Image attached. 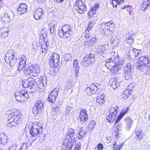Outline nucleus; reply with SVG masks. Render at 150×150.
<instances>
[{
    "label": "nucleus",
    "instance_id": "nucleus-3",
    "mask_svg": "<svg viewBox=\"0 0 150 150\" xmlns=\"http://www.w3.org/2000/svg\"><path fill=\"white\" fill-rule=\"evenodd\" d=\"M138 69L145 74H150V57L147 55L143 56L139 59Z\"/></svg>",
    "mask_w": 150,
    "mask_h": 150
},
{
    "label": "nucleus",
    "instance_id": "nucleus-26",
    "mask_svg": "<svg viewBox=\"0 0 150 150\" xmlns=\"http://www.w3.org/2000/svg\"><path fill=\"white\" fill-rule=\"evenodd\" d=\"M129 108L128 107L125 108L122 110V112L118 116L115 122V125L118 123L120 119L123 117V116L125 115L129 110Z\"/></svg>",
    "mask_w": 150,
    "mask_h": 150
},
{
    "label": "nucleus",
    "instance_id": "nucleus-12",
    "mask_svg": "<svg viewBox=\"0 0 150 150\" xmlns=\"http://www.w3.org/2000/svg\"><path fill=\"white\" fill-rule=\"evenodd\" d=\"M42 127L41 124L38 123L33 124L30 131V133L32 137H35L39 133L40 129H42Z\"/></svg>",
    "mask_w": 150,
    "mask_h": 150
},
{
    "label": "nucleus",
    "instance_id": "nucleus-29",
    "mask_svg": "<svg viewBox=\"0 0 150 150\" xmlns=\"http://www.w3.org/2000/svg\"><path fill=\"white\" fill-rule=\"evenodd\" d=\"M26 65V61L25 59L21 58L20 59L19 63L18 68V70L20 71L22 70L23 69L25 68Z\"/></svg>",
    "mask_w": 150,
    "mask_h": 150
},
{
    "label": "nucleus",
    "instance_id": "nucleus-40",
    "mask_svg": "<svg viewBox=\"0 0 150 150\" xmlns=\"http://www.w3.org/2000/svg\"><path fill=\"white\" fill-rule=\"evenodd\" d=\"M28 84H29V88L32 89L33 88V87L35 86L36 83L34 79L32 78H28Z\"/></svg>",
    "mask_w": 150,
    "mask_h": 150
},
{
    "label": "nucleus",
    "instance_id": "nucleus-31",
    "mask_svg": "<svg viewBox=\"0 0 150 150\" xmlns=\"http://www.w3.org/2000/svg\"><path fill=\"white\" fill-rule=\"evenodd\" d=\"M149 6H150V0H143L141 5V9L143 11H145Z\"/></svg>",
    "mask_w": 150,
    "mask_h": 150
},
{
    "label": "nucleus",
    "instance_id": "nucleus-32",
    "mask_svg": "<svg viewBox=\"0 0 150 150\" xmlns=\"http://www.w3.org/2000/svg\"><path fill=\"white\" fill-rule=\"evenodd\" d=\"M56 66L55 65V66H54L53 67H50L51 68L50 69L49 73L51 75H55L59 70V65L58 66Z\"/></svg>",
    "mask_w": 150,
    "mask_h": 150
},
{
    "label": "nucleus",
    "instance_id": "nucleus-59",
    "mask_svg": "<svg viewBox=\"0 0 150 150\" xmlns=\"http://www.w3.org/2000/svg\"><path fill=\"white\" fill-rule=\"evenodd\" d=\"M41 49V51L42 52V53L45 55V54L47 52V51L48 48H40Z\"/></svg>",
    "mask_w": 150,
    "mask_h": 150
},
{
    "label": "nucleus",
    "instance_id": "nucleus-64",
    "mask_svg": "<svg viewBox=\"0 0 150 150\" xmlns=\"http://www.w3.org/2000/svg\"><path fill=\"white\" fill-rule=\"evenodd\" d=\"M41 47L42 48H48L47 43H45L44 44H43V45H41Z\"/></svg>",
    "mask_w": 150,
    "mask_h": 150
},
{
    "label": "nucleus",
    "instance_id": "nucleus-14",
    "mask_svg": "<svg viewBox=\"0 0 150 150\" xmlns=\"http://www.w3.org/2000/svg\"><path fill=\"white\" fill-rule=\"evenodd\" d=\"M122 81L121 77L115 78L114 80L111 79L110 81L109 85L112 87L114 89H116L118 87Z\"/></svg>",
    "mask_w": 150,
    "mask_h": 150
},
{
    "label": "nucleus",
    "instance_id": "nucleus-55",
    "mask_svg": "<svg viewBox=\"0 0 150 150\" xmlns=\"http://www.w3.org/2000/svg\"><path fill=\"white\" fill-rule=\"evenodd\" d=\"M81 144L78 142L76 144L74 150H79L81 148Z\"/></svg>",
    "mask_w": 150,
    "mask_h": 150
},
{
    "label": "nucleus",
    "instance_id": "nucleus-24",
    "mask_svg": "<svg viewBox=\"0 0 150 150\" xmlns=\"http://www.w3.org/2000/svg\"><path fill=\"white\" fill-rule=\"evenodd\" d=\"M133 35H131L129 33H127L124 36V41L129 45H131L134 42Z\"/></svg>",
    "mask_w": 150,
    "mask_h": 150
},
{
    "label": "nucleus",
    "instance_id": "nucleus-13",
    "mask_svg": "<svg viewBox=\"0 0 150 150\" xmlns=\"http://www.w3.org/2000/svg\"><path fill=\"white\" fill-rule=\"evenodd\" d=\"M75 142L64 139L61 147L63 150H71Z\"/></svg>",
    "mask_w": 150,
    "mask_h": 150
},
{
    "label": "nucleus",
    "instance_id": "nucleus-43",
    "mask_svg": "<svg viewBox=\"0 0 150 150\" xmlns=\"http://www.w3.org/2000/svg\"><path fill=\"white\" fill-rule=\"evenodd\" d=\"M7 136L4 134L0 136V144H5L7 142Z\"/></svg>",
    "mask_w": 150,
    "mask_h": 150
},
{
    "label": "nucleus",
    "instance_id": "nucleus-19",
    "mask_svg": "<svg viewBox=\"0 0 150 150\" xmlns=\"http://www.w3.org/2000/svg\"><path fill=\"white\" fill-rule=\"evenodd\" d=\"M98 89V88L96 86L92 84L90 87L86 88V91L88 95L91 96L92 94L96 93Z\"/></svg>",
    "mask_w": 150,
    "mask_h": 150
},
{
    "label": "nucleus",
    "instance_id": "nucleus-5",
    "mask_svg": "<svg viewBox=\"0 0 150 150\" xmlns=\"http://www.w3.org/2000/svg\"><path fill=\"white\" fill-rule=\"evenodd\" d=\"M40 72V69L38 65L36 64L34 65H31L27 68L25 74L27 76L29 75L30 77H35L37 76Z\"/></svg>",
    "mask_w": 150,
    "mask_h": 150
},
{
    "label": "nucleus",
    "instance_id": "nucleus-6",
    "mask_svg": "<svg viewBox=\"0 0 150 150\" xmlns=\"http://www.w3.org/2000/svg\"><path fill=\"white\" fill-rule=\"evenodd\" d=\"M95 61V55L93 54H87L83 57V61L81 62L83 66H88L90 64H93Z\"/></svg>",
    "mask_w": 150,
    "mask_h": 150
},
{
    "label": "nucleus",
    "instance_id": "nucleus-28",
    "mask_svg": "<svg viewBox=\"0 0 150 150\" xmlns=\"http://www.w3.org/2000/svg\"><path fill=\"white\" fill-rule=\"evenodd\" d=\"M73 65L75 72V76L76 77L78 76V74L80 69L79 62L77 59L74 60L73 61Z\"/></svg>",
    "mask_w": 150,
    "mask_h": 150
},
{
    "label": "nucleus",
    "instance_id": "nucleus-20",
    "mask_svg": "<svg viewBox=\"0 0 150 150\" xmlns=\"http://www.w3.org/2000/svg\"><path fill=\"white\" fill-rule=\"evenodd\" d=\"M27 11V6L25 4H20L17 8V13L19 15L25 13Z\"/></svg>",
    "mask_w": 150,
    "mask_h": 150
},
{
    "label": "nucleus",
    "instance_id": "nucleus-9",
    "mask_svg": "<svg viewBox=\"0 0 150 150\" xmlns=\"http://www.w3.org/2000/svg\"><path fill=\"white\" fill-rule=\"evenodd\" d=\"M74 7V9L80 14L83 13L86 9L85 4L80 0H77L76 2Z\"/></svg>",
    "mask_w": 150,
    "mask_h": 150
},
{
    "label": "nucleus",
    "instance_id": "nucleus-53",
    "mask_svg": "<svg viewBox=\"0 0 150 150\" xmlns=\"http://www.w3.org/2000/svg\"><path fill=\"white\" fill-rule=\"evenodd\" d=\"M95 122L94 121L91 122L89 123L88 127L91 129H93L95 126Z\"/></svg>",
    "mask_w": 150,
    "mask_h": 150
},
{
    "label": "nucleus",
    "instance_id": "nucleus-49",
    "mask_svg": "<svg viewBox=\"0 0 150 150\" xmlns=\"http://www.w3.org/2000/svg\"><path fill=\"white\" fill-rule=\"evenodd\" d=\"M40 38L43 40L45 43H47L48 40L46 34H42L40 35Z\"/></svg>",
    "mask_w": 150,
    "mask_h": 150
},
{
    "label": "nucleus",
    "instance_id": "nucleus-60",
    "mask_svg": "<svg viewBox=\"0 0 150 150\" xmlns=\"http://www.w3.org/2000/svg\"><path fill=\"white\" fill-rule=\"evenodd\" d=\"M103 145L102 144L100 143L97 146V148L98 150H102L103 148Z\"/></svg>",
    "mask_w": 150,
    "mask_h": 150
},
{
    "label": "nucleus",
    "instance_id": "nucleus-45",
    "mask_svg": "<svg viewBox=\"0 0 150 150\" xmlns=\"http://www.w3.org/2000/svg\"><path fill=\"white\" fill-rule=\"evenodd\" d=\"M130 95V92L128 91L125 90L122 95V96L124 99H126Z\"/></svg>",
    "mask_w": 150,
    "mask_h": 150
},
{
    "label": "nucleus",
    "instance_id": "nucleus-57",
    "mask_svg": "<svg viewBox=\"0 0 150 150\" xmlns=\"http://www.w3.org/2000/svg\"><path fill=\"white\" fill-rule=\"evenodd\" d=\"M17 145L16 144H13L12 146L9 148V150H16Z\"/></svg>",
    "mask_w": 150,
    "mask_h": 150
},
{
    "label": "nucleus",
    "instance_id": "nucleus-42",
    "mask_svg": "<svg viewBox=\"0 0 150 150\" xmlns=\"http://www.w3.org/2000/svg\"><path fill=\"white\" fill-rule=\"evenodd\" d=\"M32 144L30 142L26 143H23L22 144L20 147L21 150H26L28 147L31 146Z\"/></svg>",
    "mask_w": 150,
    "mask_h": 150
},
{
    "label": "nucleus",
    "instance_id": "nucleus-62",
    "mask_svg": "<svg viewBox=\"0 0 150 150\" xmlns=\"http://www.w3.org/2000/svg\"><path fill=\"white\" fill-rule=\"evenodd\" d=\"M70 58V55L69 54H68L65 55V57L64 59L67 62L69 60Z\"/></svg>",
    "mask_w": 150,
    "mask_h": 150
},
{
    "label": "nucleus",
    "instance_id": "nucleus-37",
    "mask_svg": "<svg viewBox=\"0 0 150 150\" xmlns=\"http://www.w3.org/2000/svg\"><path fill=\"white\" fill-rule=\"evenodd\" d=\"M122 146V143H120L119 140H117L113 145V150H120Z\"/></svg>",
    "mask_w": 150,
    "mask_h": 150
},
{
    "label": "nucleus",
    "instance_id": "nucleus-61",
    "mask_svg": "<svg viewBox=\"0 0 150 150\" xmlns=\"http://www.w3.org/2000/svg\"><path fill=\"white\" fill-rule=\"evenodd\" d=\"M32 47L34 49L36 50H37L38 49V46L37 45V43L34 42L32 44Z\"/></svg>",
    "mask_w": 150,
    "mask_h": 150
},
{
    "label": "nucleus",
    "instance_id": "nucleus-16",
    "mask_svg": "<svg viewBox=\"0 0 150 150\" xmlns=\"http://www.w3.org/2000/svg\"><path fill=\"white\" fill-rule=\"evenodd\" d=\"M105 28L107 30L108 32H110V34H112L114 33L115 29V25L112 21H109L105 23Z\"/></svg>",
    "mask_w": 150,
    "mask_h": 150
},
{
    "label": "nucleus",
    "instance_id": "nucleus-27",
    "mask_svg": "<svg viewBox=\"0 0 150 150\" xmlns=\"http://www.w3.org/2000/svg\"><path fill=\"white\" fill-rule=\"evenodd\" d=\"M86 135V130L83 128H80L78 133L76 134L77 138L80 139H82Z\"/></svg>",
    "mask_w": 150,
    "mask_h": 150
},
{
    "label": "nucleus",
    "instance_id": "nucleus-63",
    "mask_svg": "<svg viewBox=\"0 0 150 150\" xmlns=\"http://www.w3.org/2000/svg\"><path fill=\"white\" fill-rule=\"evenodd\" d=\"M112 4L114 7H116L117 6V3L115 0H113L112 1Z\"/></svg>",
    "mask_w": 150,
    "mask_h": 150
},
{
    "label": "nucleus",
    "instance_id": "nucleus-39",
    "mask_svg": "<svg viewBox=\"0 0 150 150\" xmlns=\"http://www.w3.org/2000/svg\"><path fill=\"white\" fill-rule=\"evenodd\" d=\"M73 87V83L71 82L69 83H67L66 86L64 89V91L67 92L68 93H71L72 92L71 88Z\"/></svg>",
    "mask_w": 150,
    "mask_h": 150
},
{
    "label": "nucleus",
    "instance_id": "nucleus-30",
    "mask_svg": "<svg viewBox=\"0 0 150 150\" xmlns=\"http://www.w3.org/2000/svg\"><path fill=\"white\" fill-rule=\"evenodd\" d=\"M99 7V5L98 3H96L94 6L90 8V11L88 13V15L91 16L96 13V11Z\"/></svg>",
    "mask_w": 150,
    "mask_h": 150
},
{
    "label": "nucleus",
    "instance_id": "nucleus-50",
    "mask_svg": "<svg viewBox=\"0 0 150 150\" xmlns=\"http://www.w3.org/2000/svg\"><path fill=\"white\" fill-rule=\"evenodd\" d=\"M17 60L16 58H15L13 59V60L10 61L8 63L9 64L11 67H12L14 66L16 64L17 62Z\"/></svg>",
    "mask_w": 150,
    "mask_h": 150
},
{
    "label": "nucleus",
    "instance_id": "nucleus-25",
    "mask_svg": "<svg viewBox=\"0 0 150 150\" xmlns=\"http://www.w3.org/2000/svg\"><path fill=\"white\" fill-rule=\"evenodd\" d=\"M134 135L137 140H141L143 138L144 134L141 129L138 128L135 129Z\"/></svg>",
    "mask_w": 150,
    "mask_h": 150
},
{
    "label": "nucleus",
    "instance_id": "nucleus-47",
    "mask_svg": "<svg viewBox=\"0 0 150 150\" xmlns=\"http://www.w3.org/2000/svg\"><path fill=\"white\" fill-rule=\"evenodd\" d=\"M94 23L93 21H91L88 24V27L86 31V32L87 33V31L89 32L92 28L94 26Z\"/></svg>",
    "mask_w": 150,
    "mask_h": 150
},
{
    "label": "nucleus",
    "instance_id": "nucleus-38",
    "mask_svg": "<svg viewBox=\"0 0 150 150\" xmlns=\"http://www.w3.org/2000/svg\"><path fill=\"white\" fill-rule=\"evenodd\" d=\"M52 57H53V59L54 60V62L55 63L56 66H58L59 63V59L60 56L57 53H53L52 55L51 56Z\"/></svg>",
    "mask_w": 150,
    "mask_h": 150
},
{
    "label": "nucleus",
    "instance_id": "nucleus-44",
    "mask_svg": "<svg viewBox=\"0 0 150 150\" xmlns=\"http://www.w3.org/2000/svg\"><path fill=\"white\" fill-rule=\"evenodd\" d=\"M49 27H50V33L52 34H54L55 32L56 29V28H55V25L51 23L49 25Z\"/></svg>",
    "mask_w": 150,
    "mask_h": 150
},
{
    "label": "nucleus",
    "instance_id": "nucleus-41",
    "mask_svg": "<svg viewBox=\"0 0 150 150\" xmlns=\"http://www.w3.org/2000/svg\"><path fill=\"white\" fill-rule=\"evenodd\" d=\"M2 17L6 22H8L11 21V18L9 14L7 12L4 13L1 15Z\"/></svg>",
    "mask_w": 150,
    "mask_h": 150
},
{
    "label": "nucleus",
    "instance_id": "nucleus-10",
    "mask_svg": "<svg viewBox=\"0 0 150 150\" xmlns=\"http://www.w3.org/2000/svg\"><path fill=\"white\" fill-rule=\"evenodd\" d=\"M43 108V103L39 100L35 104L33 109V112L35 114L39 116L42 113V110Z\"/></svg>",
    "mask_w": 150,
    "mask_h": 150
},
{
    "label": "nucleus",
    "instance_id": "nucleus-34",
    "mask_svg": "<svg viewBox=\"0 0 150 150\" xmlns=\"http://www.w3.org/2000/svg\"><path fill=\"white\" fill-rule=\"evenodd\" d=\"M16 57H15L14 54H10L7 53L6 54V56L4 57V59L6 63H8L10 61H11L13 59L15 58Z\"/></svg>",
    "mask_w": 150,
    "mask_h": 150
},
{
    "label": "nucleus",
    "instance_id": "nucleus-54",
    "mask_svg": "<svg viewBox=\"0 0 150 150\" xmlns=\"http://www.w3.org/2000/svg\"><path fill=\"white\" fill-rule=\"evenodd\" d=\"M38 85V87L41 89H44V88L47 86L46 85H45V84L43 83H41L39 81Z\"/></svg>",
    "mask_w": 150,
    "mask_h": 150
},
{
    "label": "nucleus",
    "instance_id": "nucleus-33",
    "mask_svg": "<svg viewBox=\"0 0 150 150\" xmlns=\"http://www.w3.org/2000/svg\"><path fill=\"white\" fill-rule=\"evenodd\" d=\"M110 42L112 44H113L115 46H116L119 44V40L117 38L115 34H113L110 39Z\"/></svg>",
    "mask_w": 150,
    "mask_h": 150
},
{
    "label": "nucleus",
    "instance_id": "nucleus-17",
    "mask_svg": "<svg viewBox=\"0 0 150 150\" xmlns=\"http://www.w3.org/2000/svg\"><path fill=\"white\" fill-rule=\"evenodd\" d=\"M97 52L98 53H108L110 52L108 45L104 44L103 45L99 46L97 49Z\"/></svg>",
    "mask_w": 150,
    "mask_h": 150
},
{
    "label": "nucleus",
    "instance_id": "nucleus-11",
    "mask_svg": "<svg viewBox=\"0 0 150 150\" xmlns=\"http://www.w3.org/2000/svg\"><path fill=\"white\" fill-rule=\"evenodd\" d=\"M125 69V77L126 80L132 78V72L133 71V66H131L130 63H128L124 67Z\"/></svg>",
    "mask_w": 150,
    "mask_h": 150
},
{
    "label": "nucleus",
    "instance_id": "nucleus-21",
    "mask_svg": "<svg viewBox=\"0 0 150 150\" xmlns=\"http://www.w3.org/2000/svg\"><path fill=\"white\" fill-rule=\"evenodd\" d=\"M79 117L81 121L83 122L88 120V117L86 109H82L81 110Z\"/></svg>",
    "mask_w": 150,
    "mask_h": 150
},
{
    "label": "nucleus",
    "instance_id": "nucleus-8",
    "mask_svg": "<svg viewBox=\"0 0 150 150\" xmlns=\"http://www.w3.org/2000/svg\"><path fill=\"white\" fill-rule=\"evenodd\" d=\"M15 95L17 100L21 102H23L24 101L27 100L29 97L28 93L23 91H16Z\"/></svg>",
    "mask_w": 150,
    "mask_h": 150
},
{
    "label": "nucleus",
    "instance_id": "nucleus-51",
    "mask_svg": "<svg viewBox=\"0 0 150 150\" xmlns=\"http://www.w3.org/2000/svg\"><path fill=\"white\" fill-rule=\"evenodd\" d=\"M41 83H43L45 84V85L47 84V78L46 76H43L41 77L40 80L39 81Z\"/></svg>",
    "mask_w": 150,
    "mask_h": 150
},
{
    "label": "nucleus",
    "instance_id": "nucleus-46",
    "mask_svg": "<svg viewBox=\"0 0 150 150\" xmlns=\"http://www.w3.org/2000/svg\"><path fill=\"white\" fill-rule=\"evenodd\" d=\"M28 78L26 79H24L23 80L22 84L23 87L24 88H29V84H28Z\"/></svg>",
    "mask_w": 150,
    "mask_h": 150
},
{
    "label": "nucleus",
    "instance_id": "nucleus-4",
    "mask_svg": "<svg viewBox=\"0 0 150 150\" xmlns=\"http://www.w3.org/2000/svg\"><path fill=\"white\" fill-rule=\"evenodd\" d=\"M71 26L68 24L63 25L61 30H59L58 35L60 38H66L69 37L72 35Z\"/></svg>",
    "mask_w": 150,
    "mask_h": 150
},
{
    "label": "nucleus",
    "instance_id": "nucleus-1",
    "mask_svg": "<svg viewBox=\"0 0 150 150\" xmlns=\"http://www.w3.org/2000/svg\"><path fill=\"white\" fill-rule=\"evenodd\" d=\"M106 65H108L110 67V72L112 74H115L122 67L124 60L118 57V54L114 52L111 54L110 57L105 60Z\"/></svg>",
    "mask_w": 150,
    "mask_h": 150
},
{
    "label": "nucleus",
    "instance_id": "nucleus-56",
    "mask_svg": "<svg viewBox=\"0 0 150 150\" xmlns=\"http://www.w3.org/2000/svg\"><path fill=\"white\" fill-rule=\"evenodd\" d=\"M72 108L69 106H67L66 107L65 113L67 115H68L71 110L72 109Z\"/></svg>",
    "mask_w": 150,
    "mask_h": 150
},
{
    "label": "nucleus",
    "instance_id": "nucleus-23",
    "mask_svg": "<svg viewBox=\"0 0 150 150\" xmlns=\"http://www.w3.org/2000/svg\"><path fill=\"white\" fill-rule=\"evenodd\" d=\"M125 121L126 124V130L129 131L132 126L133 121L132 118L128 117L125 119Z\"/></svg>",
    "mask_w": 150,
    "mask_h": 150
},
{
    "label": "nucleus",
    "instance_id": "nucleus-15",
    "mask_svg": "<svg viewBox=\"0 0 150 150\" xmlns=\"http://www.w3.org/2000/svg\"><path fill=\"white\" fill-rule=\"evenodd\" d=\"M58 91L57 88H55L50 93L48 98L50 102L53 103L55 101L58 96Z\"/></svg>",
    "mask_w": 150,
    "mask_h": 150
},
{
    "label": "nucleus",
    "instance_id": "nucleus-2",
    "mask_svg": "<svg viewBox=\"0 0 150 150\" xmlns=\"http://www.w3.org/2000/svg\"><path fill=\"white\" fill-rule=\"evenodd\" d=\"M6 115L8 119L6 125L8 127H13L22 121L21 115L19 110L11 109L6 112Z\"/></svg>",
    "mask_w": 150,
    "mask_h": 150
},
{
    "label": "nucleus",
    "instance_id": "nucleus-7",
    "mask_svg": "<svg viewBox=\"0 0 150 150\" xmlns=\"http://www.w3.org/2000/svg\"><path fill=\"white\" fill-rule=\"evenodd\" d=\"M119 109V107L117 105L111 108L110 114L106 116V120L108 122L110 123H112L113 122Z\"/></svg>",
    "mask_w": 150,
    "mask_h": 150
},
{
    "label": "nucleus",
    "instance_id": "nucleus-52",
    "mask_svg": "<svg viewBox=\"0 0 150 150\" xmlns=\"http://www.w3.org/2000/svg\"><path fill=\"white\" fill-rule=\"evenodd\" d=\"M97 40V39L96 37L94 36L91 39L89 40V42L92 43L93 44H95Z\"/></svg>",
    "mask_w": 150,
    "mask_h": 150
},
{
    "label": "nucleus",
    "instance_id": "nucleus-48",
    "mask_svg": "<svg viewBox=\"0 0 150 150\" xmlns=\"http://www.w3.org/2000/svg\"><path fill=\"white\" fill-rule=\"evenodd\" d=\"M53 57H52L50 56L49 59V63L50 67H53V66H55V63L54 62V60L53 59Z\"/></svg>",
    "mask_w": 150,
    "mask_h": 150
},
{
    "label": "nucleus",
    "instance_id": "nucleus-35",
    "mask_svg": "<svg viewBox=\"0 0 150 150\" xmlns=\"http://www.w3.org/2000/svg\"><path fill=\"white\" fill-rule=\"evenodd\" d=\"M105 95L103 94L102 95H100L97 98L96 103L100 105H102L103 104H104L105 102V100L104 99Z\"/></svg>",
    "mask_w": 150,
    "mask_h": 150
},
{
    "label": "nucleus",
    "instance_id": "nucleus-18",
    "mask_svg": "<svg viewBox=\"0 0 150 150\" xmlns=\"http://www.w3.org/2000/svg\"><path fill=\"white\" fill-rule=\"evenodd\" d=\"M75 132L74 129L72 128H70L69 130L67 132V134L64 139L75 142Z\"/></svg>",
    "mask_w": 150,
    "mask_h": 150
},
{
    "label": "nucleus",
    "instance_id": "nucleus-36",
    "mask_svg": "<svg viewBox=\"0 0 150 150\" xmlns=\"http://www.w3.org/2000/svg\"><path fill=\"white\" fill-rule=\"evenodd\" d=\"M0 33H1V36L3 38H5L8 35V30L7 28H4L1 29Z\"/></svg>",
    "mask_w": 150,
    "mask_h": 150
},
{
    "label": "nucleus",
    "instance_id": "nucleus-58",
    "mask_svg": "<svg viewBox=\"0 0 150 150\" xmlns=\"http://www.w3.org/2000/svg\"><path fill=\"white\" fill-rule=\"evenodd\" d=\"M133 85L134 84L132 83L130 84L127 87V91H131L132 88H134Z\"/></svg>",
    "mask_w": 150,
    "mask_h": 150
},
{
    "label": "nucleus",
    "instance_id": "nucleus-22",
    "mask_svg": "<svg viewBox=\"0 0 150 150\" xmlns=\"http://www.w3.org/2000/svg\"><path fill=\"white\" fill-rule=\"evenodd\" d=\"M44 12V11L41 8L39 7L37 8L33 14L35 18L37 20H39L41 18Z\"/></svg>",
    "mask_w": 150,
    "mask_h": 150
}]
</instances>
